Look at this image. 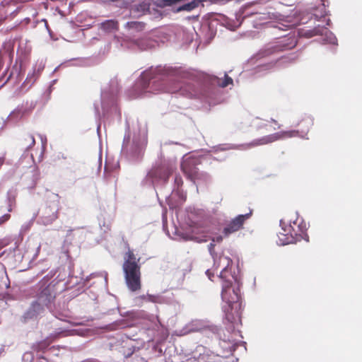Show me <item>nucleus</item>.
<instances>
[{
    "label": "nucleus",
    "mask_w": 362,
    "mask_h": 362,
    "mask_svg": "<svg viewBox=\"0 0 362 362\" xmlns=\"http://www.w3.org/2000/svg\"><path fill=\"white\" fill-rule=\"evenodd\" d=\"M8 245V242L6 240H0V250L7 246Z\"/></svg>",
    "instance_id": "c85d7f7f"
},
{
    "label": "nucleus",
    "mask_w": 362,
    "mask_h": 362,
    "mask_svg": "<svg viewBox=\"0 0 362 362\" xmlns=\"http://www.w3.org/2000/svg\"><path fill=\"white\" fill-rule=\"evenodd\" d=\"M295 135V132H279L274 134L262 136V138L252 141L249 146L250 147L265 145L273 143L278 140L284 139L286 138L293 137Z\"/></svg>",
    "instance_id": "0eeeda50"
},
{
    "label": "nucleus",
    "mask_w": 362,
    "mask_h": 362,
    "mask_svg": "<svg viewBox=\"0 0 362 362\" xmlns=\"http://www.w3.org/2000/svg\"><path fill=\"white\" fill-rule=\"evenodd\" d=\"M60 210V197L52 194L48 197L40 210V221L44 226H48L58 219Z\"/></svg>",
    "instance_id": "7ed1b4c3"
},
{
    "label": "nucleus",
    "mask_w": 362,
    "mask_h": 362,
    "mask_svg": "<svg viewBox=\"0 0 362 362\" xmlns=\"http://www.w3.org/2000/svg\"><path fill=\"white\" fill-rule=\"evenodd\" d=\"M255 126L256 127L257 129H264L266 128L267 124L262 121H260L259 119H257L255 120Z\"/></svg>",
    "instance_id": "5701e85b"
},
{
    "label": "nucleus",
    "mask_w": 362,
    "mask_h": 362,
    "mask_svg": "<svg viewBox=\"0 0 362 362\" xmlns=\"http://www.w3.org/2000/svg\"><path fill=\"white\" fill-rule=\"evenodd\" d=\"M154 79L153 77H149V81H148V85L146 86V83H144V88H148L151 83H153L156 81H153Z\"/></svg>",
    "instance_id": "c756f323"
},
{
    "label": "nucleus",
    "mask_w": 362,
    "mask_h": 362,
    "mask_svg": "<svg viewBox=\"0 0 362 362\" xmlns=\"http://www.w3.org/2000/svg\"><path fill=\"white\" fill-rule=\"evenodd\" d=\"M147 295H141L136 298L135 300L138 305L141 304L144 301H146Z\"/></svg>",
    "instance_id": "a878e982"
},
{
    "label": "nucleus",
    "mask_w": 362,
    "mask_h": 362,
    "mask_svg": "<svg viewBox=\"0 0 362 362\" xmlns=\"http://www.w3.org/2000/svg\"><path fill=\"white\" fill-rule=\"evenodd\" d=\"M197 165L196 159L188 158L182 161L181 169L185 176L194 182L199 180H206L208 175L206 173L199 172Z\"/></svg>",
    "instance_id": "39448f33"
},
{
    "label": "nucleus",
    "mask_w": 362,
    "mask_h": 362,
    "mask_svg": "<svg viewBox=\"0 0 362 362\" xmlns=\"http://www.w3.org/2000/svg\"><path fill=\"white\" fill-rule=\"evenodd\" d=\"M118 22L114 20H108L101 23L100 28L105 31L110 32L118 30Z\"/></svg>",
    "instance_id": "f3484780"
},
{
    "label": "nucleus",
    "mask_w": 362,
    "mask_h": 362,
    "mask_svg": "<svg viewBox=\"0 0 362 362\" xmlns=\"http://www.w3.org/2000/svg\"><path fill=\"white\" fill-rule=\"evenodd\" d=\"M174 169L172 165L163 163L151 169L148 175L151 177L159 179L166 182L173 173Z\"/></svg>",
    "instance_id": "6e6552de"
},
{
    "label": "nucleus",
    "mask_w": 362,
    "mask_h": 362,
    "mask_svg": "<svg viewBox=\"0 0 362 362\" xmlns=\"http://www.w3.org/2000/svg\"><path fill=\"white\" fill-rule=\"evenodd\" d=\"M50 342L47 340H42L33 345V349L35 351H44L49 346Z\"/></svg>",
    "instance_id": "4be33fe9"
},
{
    "label": "nucleus",
    "mask_w": 362,
    "mask_h": 362,
    "mask_svg": "<svg viewBox=\"0 0 362 362\" xmlns=\"http://www.w3.org/2000/svg\"><path fill=\"white\" fill-rule=\"evenodd\" d=\"M47 280H42L40 282V292L37 299L42 302L46 308L51 309L56 298V291L54 285L47 284Z\"/></svg>",
    "instance_id": "423d86ee"
},
{
    "label": "nucleus",
    "mask_w": 362,
    "mask_h": 362,
    "mask_svg": "<svg viewBox=\"0 0 362 362\" xmlns=\"http://www.w3.org/2000/svg\"><path fill=\"white\" fill-rule=\"evenodd\" d=\"M313 119L310 117H303L297 124V130H291V132H295V135L293 137L300 136L305 137L309 132L310 128L313 126Z\"/></svg>",
    "instance_id": "f8f14e48"
},
{
    "label": "nucleus",
    "mask_w": 362,
    "mask_h": 362,
    "mask_svg": "<svg viewBox=\"0 0 362 362\" xmlns=\"http://www.w3.org/2000/svg\"><path fill=\"white\" fill-rule=\"evenodd\" d=\"M214 246H215V245L212 243L209 245V250L211 255L213 256V258L215 257H214Z\"/></svg>",
    "instance_id": "cd10ccee"
},
{
    "label": "nucleus",
    "mask_w": 362,
    "mask_h": 362,
    "mask_svg": "<svg viewBox=\"0 0 362 362\" xmlns=\"http://www.w3.org/2000/svg\"><path fill=\"white\" fill-rule=\"evenodd\" d=\"M35 144L34 136L30 134H25L20 139L18 144L23 151H27L31 149Z\"/></svg>",
    "instance_id": "dca6fc26"
},
{
    "label": "nucleus",
    "mask_w": 362,
    "mask_h": 362,
    "mask_svg": "<svg viewBox=\"0 0 362 362\" xmlns=\"http://www.w3.org/2000/svg\"><path fill=\"white\" fill-rule=\"evenodd\" d=\"M5 253V252H3L0 254V258L3 256V255Z\"/></svg>",
    "instance_id": "c9c22d12"
},
{
    "label": "nucleus",
    "mask_w": 362,
    "mask_h": 362,
    "mask_svg": "<svg viewBox=\"0 0 362 362\" xmlns=\"http://www.w3.org/2000/svg\"><path fill=\"white\" fill-rule=\"evenodd\" d=\"M217 240H218V241H221L222 240V238L221 237H218V238H217Z\"/></svg>",
    "instance_id": "f704fd0d"
},
{
    "label": "nucleus",
    "mask_w": 362,
    "mask_h": 362,
    "mask_svg": "<svg viewBox=\"0 0 362 362\" xmlns=\"http://www.w3.org/2000/svg\"><path fill=\"white\" fill-rule=\"evenodd\" d=\"M212 83L216 84L217 86L225 88L230 84H233V79L228 76L226 74L224 75V79L221 82V79L216 76H214L212 80Z\"/></svg>",
    "instance_id": "a211bd4d"
},
{
    "label": "nucleus",
    "mask_w": 362,
    "mask_h": 362,
    "mask_svg": "<svg viewBox=\"0 0 362 362\" xmlns=\"http://www.w3.org/2000/svg\"><path fill=\"white\" fill-rule=\"evenodd\" d=\"M2 206H0V212L1 211Z\"/></svg>",
    "instance_id": "4c0bfd02"
},
{
    "label": "nucleus",
    "mask_w": 362,
    "mask_h": 362,
    "mask_svg": "<svg viewBox=\"0 0 362 362\" xmlns=\"http://www.w3.org/2000/svg\"><path fill=\"white\" fill-rule=\"evenodd\" d=\"M146 24L143 22L131 21L127 23V27L129 29L134 30L137 32L142 31L145 28Z\"/></svg>",
    "instance_id": "412c9836"
},
{
    "label": "nucleus",
    "mask_w": 362,
    "mask_h": 362,
    "mask_svg": "<svg viewBox=\"0 0 362 362\" xmlns=\"http://www.w3.org/2000/svg\"><path fill=\"white\" fill-rule=\"evenodd\" d=\"M201 0H193L189 3L185 4L182 6L179 7L177 11H190L199 6L201 3Z\"/></svg>",
    "instance_id": "aec40b11"
},
{
    "label": "nucleus",
    "mask_w": 362,
    "mask_h": 362,
    "mask_svg": "<svg viewBox=\"0 0 362 362\" xmlns=\"http://www.w3.org/2000/svg\"><path fill=\"white\" fill-rule=\"evenodd\" d=\"M221 297L228 305L227 308H224L227 319L232 321L235 320V317H240L242 302L239 289L233 288L230 282L225 281L223 284Z\"/></svg>",
    "instance_id": "f03ea898"
},
{
    "label": "nucleus",
    "mask_w": 362,
    "mask_h": 362,
    "mask_svg": "<svg viewBox=\"0 0 362 362\" xmlns=\"http://www.w3.org/2000/svg\"><path fill=\"white\" fill-rule=\"evenodd\" d=\"M325 30L324 27L318 25L313 29L306 30L303 35L306 37H312L315 35H322Z\"/></svg>",
    "instance_id": "6ab92c4d"
},
{
    "label": "nucleus",
    "mask_w": 362,
    "mask_h": 362,
    "mask_svg": "<svg viewBox=\"0 0 362 362\" xmlns=\"http://www.w3.org/2000/svg\"><path fill=\"white\" fill-rule=\"evenodd\" d=\"M206 274L208 276L209 279L210 280H212V277L214 276V274L211 272V271L210 269H208V270H206Z\"/></svg>",
    "instance_id": "7c9ffc66"
},
{
    "label": "nucleus",
    "mask_w": 362,
    "mask_h": 362,
    "mask_svg": "<svg viewBox=\"0 0 362 362\" xmlns=\"http://www.w3.org/2000/svg\"><path fill=\"white\" fill-rule=\"evenodd\" d=\"M137 11H142L143 12H144L145 11H147L148 10V4H146V3H142V4H140L137 8H136Z\"/></svg>",
    "instance_id": "bb28decb"
},
{
    "label": "nucleus",
    "mask_w": 362,
    "mask_h": 362,
    "mask_svg": "<svg viewBox=\"0 0 362 362\" xmlns=\"http://www.w3.org/2000/svg\"><path fill=\"white\" fill-rule=\"evenodd\" d=\"M175 184L177 185V187H180L183 185V180L180 175L175 176Z\"/></svg>",
    "instance_id": "393cba45"
},
{
    "label": "nucleus",
    "mask_w": 362,
    "mask_h": 362,
    "mask_svg": "<svg viewBox=\"0 0 362 362\" xmlns=\"http://www.w3.org/2000/svg\"><path fill=\"white\" fill-rule=\"evenodd\" d=\"M45 307L42 302L37 299L34 301L27 312L25 313V317L27 319H33L37 317L39 315L43 313Z\"/></svg>",
    "instance_id": "4468645a"
},
{
    "label": "nucleus",
    "mask_w": 362,
    "mask_h": 362,
    "mask_svg": "<svg viewBox=\"0 0 362 362\" xmlns=\"http://www.w3.org/2000/svg\"><path fill=\"white\" fill-rule=\"evenodd\" d=\"M153 90L163 91L167 93H174L180 92L181 95L188 98H193L197 95V93L193 90L191 85H187L185 87H180L178 83H175L172 86H165L163 83L161 84V87L158 89H154Z\"/></svg>",
    "instance_id": "9d476101"
},
{
    "label": "nucleus",
    "mask_w": 362,
    "mask_h": 362,
    "mask_svg": "<svg viewBox=\"0 0 362 362\" xmlns=\"http://www.w3.org/2000/svg\"><path fill=\"white\" fill-rule=\"evenodd\" d=\"M198 241H199V242L206 241V240L201 239V240H199Z\"/></svg>",
    "instance_id": "e433bc0d"
},
{
    "label": "nucleus",
    "mask_w": 362,
    "mask_h": 362,
    "mask_svg": "<svg viewBox=\"0 0 362 362\" xmlns=\"http://www.w3.org/2000/svg\"><path fill=\"white\" fill-rule=\"evenodd\" d=\"M9 287L10 280L6 272V268L4 264L0 263V296L7 293Z\"/></svg>",
    "instance_id": "2eb2a0df"
},
{
    "label": "nucleus",
    "mask_w": 362,
    "mask_h": 362,
    "mask_svg": "<svg viewBox=\"0 0 362 362\" xmlns=\"http://www.w3.org/2000/svg\"><path fill=\"white\" fill-rule=\"evenodd\" d=\"M42 148L43 150L45 148V144H44V143L42 144Z\"/></svg>",
    "instance_id": "72a5a7b5"
},
{
    "label": "nucleus",
    "mask_w": 362,
    "mask_h": 362,
    "mask_svg": "<svg viewBox=\"0 0 362 362\" xmlns=\"http://www.w3.org/2000/svg\"><path fill=\"white\" fill-rule=\"evenodd\" d=\"M252 215V211L250 213L238 215L233 218L223 228V233L228 236L230 234L235 233L243 228V225Z\"/></svg>",
    "instance_id": "1a4fd4ad"
},
{
    "label": "nucleus",
    "mask_w": 362,
    "mask_h": 362,
    "mask_svg": "<svg viewBox=\"0 0 362 362\" xmlns=\"http://www.w3.org/2000/svg\"><path fill=\"white\" fill-rule=\"evenodd\" d=\"M271 121H272V122H274L275 124H277V122H276V120H274V119H272Z\"/></svg>",
    "instance_id": "473e14b6"
},
{
    "label": "nucleus",
    "mask_w": 362,
    "mask_h": 362,
    "mask_svg": "<svg viewBox=\"0 0 362 362\" xmlns=\"http://www.w3.org/2000/svg\"><path fill=\"white\" fill-rule=\"evenodd\" d=\"M284 222L281 220L280 225L284 231L281 234L284 238H281L279 237V239L283 244L292 243L294 240L296 241L303 238L305 232V224L302 219L296 218L292 224L290 223L288 226H284Z\"/></svg>",
    "instance_id": "20e7f679"
},
{
    "label": "nucleus",
    "mask_w": 362,
    "mask_h": 362,
    "mask_svg": "<svg viewBox=\"0 0 362 362\" xmlns=\"http://www.w3.org/2000/svg\"><path fill=\"white\" fill-rule=\"evenodd\" d=\"M16 193L13 191H8L7 193V206H6V211L8 213L4 214L0 217V226L6 223L7 221H8L11 218V214L10 213L13 211V208L16 206Z\"/></svg>",
    "instance_id": "9b49d317"
},
{
    "label": "nucleus",
    "mask_w": 362,
    "mask_h": 362,
    "mask_svg": "<svg viewBox=\"0 0 362 362\" xmlns=\"http://www.w3.org/2000/svg\"><path fill=\"white\" fill-rule=\"evenodd\" d=\"M214 267L216 269L221 268L219 277L221 279L225 278V274L227 272V268L232 263L231 259L225 255H220L218 259L216 257H214Z\"/></svg>",
    "instance_id": "ddd939ff"
},
{
    "label": "nucleus",
    "mask_w": 362,
    "mask_h": 362,
    "mask_svg": "<svg viewBox=\"0 0 362 362\" xmlns=\"http://www.w3.org/2000/svg\"><path fill=\"white\" fill-rule=\"evenodd\" d=\"M158 296H153V295H147L146 301L152 302V303H157L158 301Z\"/></svg>",
    "instance_id": "b1692460"
},
{
    "label": "nucleus",
    "mask_w": 362,
    "mask_h": 362,
    "mask_svg": "<svg viewBox=\"0 0 362 362\" xmlns=\"http://www.w3.org/2000/svg\"><path fill=\"white\" fill-rule=\"evenodd\" d=\"M139 259H136L132 250L125 253L123 270L127 286L133 292L139 291L141 288Z\"/></svg>",
    "instance_id": "f257e3e1"
},
{
    "label": "nucleus",
    "mask_w": 362,
    "mask_h": 362,
    "mask_svg": "<svg viewBox=\"0 0 362 362\" xmlns=\"http://www.w3.org/2000/svg\"><path fill=\"white\" fill-rule=\"evenodd\" d=\"M143 77H144V78H147V77H148V74H147V73H144V75H143Z\"/></svg>",
    "instance_id": "2f4dec72"
}]
</instances>
